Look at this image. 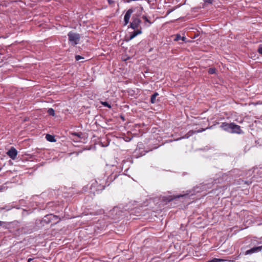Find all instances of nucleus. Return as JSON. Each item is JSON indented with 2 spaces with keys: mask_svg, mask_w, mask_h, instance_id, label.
Returning a JSON list of instances; mask_svg holds the SVG:
<instances>
[{
  "mask_svg": "<svg viewBox=\"0 0 262 262\" xmlns=\"http://www.w3.org/2000/svg\"><path fill=\"white\" fill-rule=\"evenodd\" d=\"M262 250V245L261 246L254 247L245 252V255H250L254 253H257Z\"/></svg>",
  "mask_w": 262,
  "mask_h": 262,
  "instance_id": "1a4fd4ad",
  "label": "nucleus"
},
{
  "mask_svg": "<svg viewBox=\"0 0 262 262\" xmlns=\"http://www.w3.org/2000/svg\"><path fill=\"white\" fill-rule=\"evenodd\" d=\"M215 71H216V69L215 68H210L208 70V73L210 74H214L215 73Z\"/></svg>",
  "mask_w": 262,
  "mask_h": 262,
  "instance_id": "5701e85b",
  "label": "nucleus"
},
{
  "mask_svg": "<svg viewBox=\"0 0 262 262\" xmlns=\"http://www.w3.org/2000/svg\"><path fill=\"white\" fill-rule=\"evenodd\" d=\"M257 52L259 54L262 55V45H259L257 49Z\"/></svg>",
  "mask_w": 262,
  "mask_h": 262,
  "instance_id": "b1692460",
  "label": "nucleus"
},
{
  "mask_svg": "<svg viewBox=\"0 0 262 262\" xmlns=\"http://www.w3.org/2000/svg\"><path fill=\"white\" fill-rule=\"evenodd\" d=\"M46 139L50 142H55V139L54 136L50 135V134H47L46 136Z\"/></svg>",
  "mask_w": 262,
  "mask_h": 262,
  "instance_id": "a211bd4d",
  "label": "nucleus"
},
{
  "mask_svg": "<svg viewBox=\"0 0 262 262\" xmlns=\"http://www.w3.org/2000/svg\"><path fill=\"white\" fill-rule=\"evenodd\" d=\"M81 59H83V57H82V56H81L80 55H76L75 56L76 60L78 61Z\"/></svg>",
  "mask_w": 262,
  "mask_h": 262,
  "instance_id": "bb28decb",
  "label": "nucleus"
},
{
  "mask_svg": "<svg viewBox=\"0 0 262 262\" xmlns=\"http://www.w3.org/2000/svg\"><path fill=\"white\" fill-rule=\"evenodd\" d=\"M106 183L105 179L98 178L97 180L92 181L90 187L91 192L93 193H99L104 189Z\"/></svg>",
  "mask_w": 262,
  "mask_h": 262,
  "instance_id": "f03ea898",
  "label": "nucleus"
},
{
  "mask_svg": "<svg viewBox=\"0 0 262 262\" xmlns=\"http://www.w3.org/2000/svg\"><path fill=\"white\" fill-rule=\"evenodd\" d=\"M141 22V20L138 17H133L132 21L129 25V27L133 29L136 30L139 27Z\"/></svg>",
  "mask_w": 262,
  "mask_h": 262,
  "instance_id": "423d86ee",
  "label": "nucleus"
},
{
  "mask_svg": "<svg viewBox=\"0 0 262 262\" xmlns=\"http://www.w3.org/2000/svg\"><path fill=\"white\" fill-rule=\"evenodd\" d=\"M204 130H205L204 129H202V130H197V131H196V130L193 131L192 130H190L184 136H181V137L179 138L178 139H176V140L178 141V140L183 139H188L190 136H192L194 134L199 133V132H202Z\"/></svg>",
  "mask_w": 262,
  "mask_h": 262,
  "instance_id": "0eeeda50",
  "label": "nucleus"
},
{
  "mask_svg": "<svg viewBox=\"0 0 262 262\" xmlns=\"http://www.w3.org/2000/svg\"><path fill=\"white\" fill-rule=\"evenodd\" d=\"M134 10L132 9H128L126 13L125 14L124 17V25H127L129 21L130 17L131 16L132 14L133 13Z\"/></svg>",
  "mask_w": 262,
  "mask_h": 262,
  "instance_id": "6e6552de",
  "label": "nucleus"
},
{
  "mask_svg": "<svg viewBox=\"0 0 262 262\" xmlns=\"http://www.w3.org/2000/svg\"><path fill=\"white\" fill-rule=\"evenodd\" d=\"M108 4L111 5H114L115 4V2L113 0H107Z\"/></svg>",
  "mask_w": 262,
  "mask_h": 262,
  "instance_id": "cd10ccee",
  "label": "nucleus"
},
{
  "mask_svg": "<svg viewBox=\"0 0 262 262\" xmlns=\"http://www.w3.org/2000/svg\"><path fill=\"white\" fill-rule=\"evenodd\" d=\"M17 224V222H16V221L6 223L5 222H4L3 221H0V226H4L6 228H10V227H11V226H12L13 225H16Z\"/></svg>",
  "mask_w": 262,
  "mask_h": 262,
  "instance_id": "4468645a",
  "label": "nucleus"
},
{
  "mask_svg": "<svg viewBox=\"0 0 262 262\" xmlns=\"http://www.w3.org/2000/svg\"><path fill=\"white\" fill-rule=\"evenodd\" d=\"M122 213L123 212L121 210L120 207L117 206L110 210L109 215L112 220L116 221L121 218Z\"/></svg>",
  "mask_w": 262,
  "mask_h": 262,
  "instance_id": "20e7f679",
  "label": "nucleus"
},
{
  "mask_svg": "<svg viewBox=\"0 0 262 262\" xmlns=\"http://www.w3.org/2000/svg\"><path fill=\"white\" fill-rule=\"evenodd\" d=\"M53 216L54 217H50V219H51V223L53 224H57V223L59 222L60 220L58 219V217L57 215H53Z\"/></svg>",
  "mask_w": 262,
  "mask_h": 262,
  "instance_id": "f3484780",
  "label": "nucleus"
},
{
  "mask_svg": "<svg viewBox=\"0 0 262 262\" xmlns=\"http://www.w3.org/2000/svg\"><path fill=\"white\" fill-rule=\"evenodd\" d=\"M113 172L111 173V174L107 178V180L110 181H114L116 178H117L119 174V173L122 171V168L117 167L116 166H113Z\"/></svg>",
  "mask_w": 262,
  "mask_h": 262,
  "instance_id": "39448f33",
  "label": "nucleus"
},
{
  "mask_svg": "<svg viewBox=\"0 0 262 262\" xmlns=\"http://www.w3.org/2000/svg\"><path fill=\"white\" fill-rule=\"evenodd\" d=\"M181 38V36L180 34H177L176 36V37L174 39V41H178L179 40H180Z\"/></svg>",
  "mask_w": 262,
  "mask_h": 262,
  "instance_id": "a878e982",
  "label": "nucleus"
},
{
  "mask_svg": "<svg viewBox=\"0 0 262 262\" xmlns=\"http://www.w3.org/2000/svg\"><path fill=\"white\" fill-rule=\"evenodd\" d=\"M222 260H223L221 259L213 258V259L208 260V261H206V262H219V261H221Z\"/></svg>",
  "mask_w": 262,
  "mask_h": 262,
  "instance_id": "393cba45",
  "label": "nucleus"
},
{
  "mask_svg": "<svg viewBox=\"0 0 262 262\" xmlns=\"http://www.w3.org/2000/svg\"><path fill=\"white\" fill-rule=\"evenodd\" d=\"M230 132L240 134L242 132V130L239 125L234 124V123H232L231 126V130Z\"/></svg>",
  "mask_w": 262,
  "mask_h": 262,
  "instance_id": "9b49d317",
  "label": "nucleus"
},
{
  "mask_svg": "<svg viewBox=\"0 0 262 262\" xmlns=\"http://www.w3.org/2000/svg\"><path fill=\"white\" fill-rule=\"evenodd\" d=\"M74 135H75L76 136H78V133H75Z\"/></svg>",
  "mask_w": 262,
  "mask_h": 262,
  "instance_id": "2f4dec72",
  "label": "nucleus"
},
{
  "mask_svg": "<svg viewBox=\"0 0 262 262\" xmlns=\"http://www.w3.org/2000/svg\"><path fill=\"white\" fill-rule=\"evenodd\" d=\"M142 18L145 20V21L146 23H148V25H146V24H145V26L146 27H149V26L151 24V22L148 20V18L147 17V16H144L143 15L142 16Z\"/></svg>",
  "mask_w": 262,
  "mask_h": 262,
  "instance_id": "aec40b11",
  "label": "nucleus"
},
{
  "mask_svg": "<svg viewBox=\"0 0 262 262\" xmlns=\"http://www.w3.org/2000/svg\"><path fill=\"white\" fill-rule=\"evenodd\" d=\"M68 39L70 43L73 46H75L80 42L81 36L78 33L70 31L68 34Z\"/></svg>",
  "mask_w": 262,
  "mask_h": 262,
  "instance_id": "7ed1b4c3",
  "label": "nucleus"
},
{
  "mask_svg": "<svg viewBox=\"0 0 262 262\" xmlns=\"http://www.w3.org/2000/svg\"><path fill=\"white\" fill-rule=\"evenodd\" d=\"M31 260H32V258H29L28 260V262H30Z\"/></svg>",
  "mask_w": 262,
  "mask_h": 262,
  "instance_id": "7c9ffc66",
  "label": "nucleus"
},
{
  "mask_svg": "<svg viewBox=\"0 0 262 262\" xmlns=\"http://www.w3.org/2000/svg\"><path fill=\"white\" fill-rule=\"evenodd\" d=\"M101 104L105 107H107L109 108H111L112 107L111 105L109 104L107 102L104 101V102H101Z\"/></svg>",
  "mask_w": 262,
  "mask_h": 262,
  "instance_id": "4be33fe9",
  "label": "nucleus"
},
{
  "mask_svg": "<svg viewBox=\"0 0 262 262\" xmlns=\"http://www.w3.org/2000/svg\"><path fill=\"white\" fill-rule=\"evenodd\" d=\"M7 154L12 159L14 160L16 158L17 155V150L13 147H11V148L7 151Z\"/></svg>",
  "mask_w": 262,
  "mask_h": 262,
  "instance_id": "9d476101",
  "label": "nucleus"
},
{
  "mask_svg": "<svg viewBox=\"0 0 262 262\" xmlns=\"http://www.w3.org/2000/svg\"><path fill=\"white\" fill-rule=\"evenodd\" d=\"M50 217H54L53 216V214H50L46 215L44 217V218L41 220V223L43 225H44L43 224L44 223H45L46 224H49V223H51V219H50Z\"/></svg>",
  "mask_w": 262,
  "mask_h": 262,
  "instance_id": "ddd939ff",
  "label": "nucleus"
},
{
  "mask_svg": "<svg viewBox=\"0 0 262 262\" xmlns=\"http://www.w3.org/2000/svg\"><path fill=\"white\" fill-rule=\"evenodd\" d=\"M48 113L49 115L54 116H55V111L52 108H50L48 110Z\"/></svg>",
  "mask_w": 262,
  "mask_h": 262,
  "instance_id": "412c9836",
  "label": "nucleus"
},
{
  "mask_svg": "<svg viewBox=\"0 0 262 262\" xmlns=\"http://www.w3.org/2000/svg\"><path fill=\"white\" fill-rule=\"evenodd\" d=\"M213 185L210 183L206 184H201L198 186H196L191 190L187 191L186 193L183 194H180L178 195L170 196L167 199L168 202H170L176 199L184 197L185 198H189L190 196L195 195L197 193L202 192L204 191L207 190L208 189L212 188Z\"/></svg>",
  "mask_w": 262,
  "mask_h": 262,
  "instance_id": "f257e3e1",
  "label": "nucleus"
},
{
  "mask_svg": "<svg viewBox=\"0 0 262 262\" xmlns=\"http://www.w3.org/2000/svg\"><path fill=\"white\" fill-rule=\"evenodd\" d=\"M159 95V94L155 92L153 95L151 96L150 102L151 103H155L156 102V97Z\"/></svg>",
  "mask_w": 262,
  "mask_h": 262,
  "instance_id": "6ab92c4d",
  "label": "nucleus"
},
{
  "mask_svg": "<svg viewBox=\"0 0 262 262\" xmlns=\"http://www.w3.org/2000/svg\"><path fill=\"white\" fill-rule=\"evenodd\" d=\"M142 33V31L141 30H139L137 31H134L132 34L130 35L129 40H131L135 38L138 34H140Z\"/></svg>",
  "mask_w": 262,
  "mask_h": 262,
  "instance_id": "dca6fc26",
  "label": "nucleus"
},
{
  "mask_svg": "<svg viewBox=\"0 0 262 262\" xmlns=\"http://www.w3.org/2000/svg\"><path fill=\"white\" fill-rule=\"evenodd\" d=\"M186 37L185 36H183V37L181 36V39L183 41H186Z\"/></svg>",
  "mask_w": 262,
  "mask_h": 262,
  "instance_id": "c756f323",
  "label": "nucleus"
},
{
  "mask_svg": "<svg viewBox=\"0 0 262 262\" xmlns=\"http://www.w3.org/2000/svg\"><path fill=\"white\" fill-rule=\"evenodd\" d=\"M31 202V205L32 207H34V203H35L36 206H37V203L39 201H40L41 198L38 196V195H34L32 197Z\"/></svg>",
  "mask_w": 262,
  "mask_h": 262,
  "instance_id": "2eb2a0df",
  "label": "nucleus"
},
{
  "mask_svg": "<svg viewBox=\"0 0 262 262\" xmlns=\"http://www.w3.org/2000/svg\"><path fill=\"white\" fill-rule=\"evenodd\" d=\"M231 124H232V123H226V122H223L222 123L220 127L223 130L230 132V130H231Z\"/></svg>",
  "mask_w": 262,
  "mask_h": 262,
  "instance_id": "f8f14e48",
  "label": "nucleus"
},
{
  "mask_svg": "<svg viewBox=\"0 0 262 262\" xmlns=\"http://www.w3.org/2000/svg\"><path fill=\"white\" fill-rule=\"evenodd\" d=\"M205 3L211 4L212 3V0H204Z\"/></svg>",
  "mask_w": 262,
  "mask_h": 262,
  "instance_id": "c85d7f7f",
  "label": "nucleus"
}]
</instances>
